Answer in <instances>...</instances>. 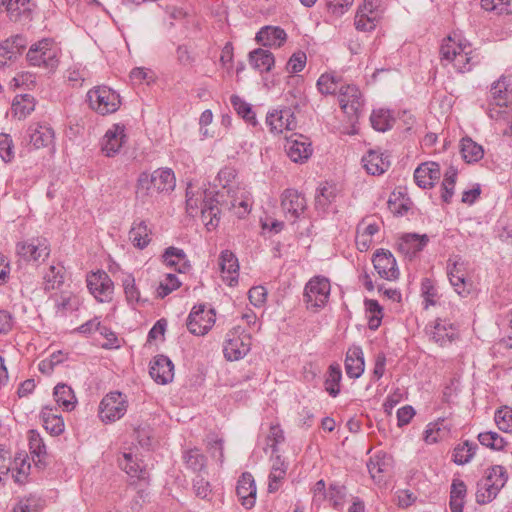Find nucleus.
I'll list each match as a JSON object with an SVG mask.
<instances>
[{"mask_svg": "<svg viewBox=\"0 0 512 512\" xmlns=\"http://www.w3.org/2000/svg\"><path fill=\"white\" fill-rule=\"evenodd\" d=\"M281 208L285 217L295 223L307 209L305 195L294 188H287L281 194Z\"/></svg>", "mask_w": 512, "mask_h": 512, "instance_id": "9b49d317", "label": "nucleus"}, {"mask_svg": "<svg viewBox=\"0 0 512 512\" xmlns=\"http://www.w3.org/2000/svg\"><path fill=\"white\" fill-rule=\"evenodd\" d=\"M374 269L379 277L388 281H395L400 276L397 261L388 249H377L371 258Z\"/></svg>", "mask_w": 512, "mask_h": 512, "instance_id": "f8f14e48", "label": "nucleus"}, {"mask_svg": "<svg viewBox=\"0 0 512 512\" xmlns=\"http://www.w3.org/2000/svg\"><path fill=\"white\" fill-rule=\"evenodd\" d=\"M339 104L350 121L357 122L363 111V95L356 85H342L339 88Z\"/></svg>", "mask_w": 512, "mask_h": 512, "instance_id": "6e6552de", "label": "nucleus"}, {"mask_svg": "<svg viewBox=\"0 0 512 512\" xmlns=\"http://www.w3.org/2000/svg\"><path fill=\"white\" fill-rule=\"evenodd\" d=\"M330 281L328 278L318 275L312 277L304 288V302L307 309L318 311L328 302L330 295Z\"/></svg>", "mask_w": 512, "mask_h": 512, "instance_id": "423d86ee", "label": "nucleus"}, {"mask_svg": "<svg viewBox=\"0 0 512 512\" xmlns=\"http://www.w3.org/2000/svg\"><path fill=\"white\" fill-rule=\"evenodd\" d=\"M369 120L372 128L378 132L391 130L396 122L393 112L386 108L372 110Z\"/></svg>", "mask_w": 512, "mask_h": 512, "instance_id": "c9c22d12", "label": "nucleus"}, {"mask_svg": "<svg viewBox=\"0 0 512 512\" xmlns=\"http://www.w3.org/2000/svg\"><path fill=\"white\" fill-rule=\"evenodd\" d=\"M346 496V487L337 483L329 485L327 498L334 509H340Z\"/></svg>", "mask_w": 512, "mask_h": 512, "instance_id": "052dcab7", "label": "nucleus"}, {"mask_svg": "<svg viewBox=\"0 0 512 512\" xmlns=\"http://www.w3.org/2000/svg\"><path fill=\"white\" fill-rule=\"evenodd\" d=\"M501 489L498 483L495 485V482H487L482 478L477 482L476 502L479 505L490 503L496 498Z\"/></svg>", "mask_w": 512, "mask_h": 512, "instance_id": "c03bdc74", "label": "nucleus"}, {"mask_svg": "<svg viewBox=\"0 0 512 512\" xmlns=\"http://www.w3.org/2000/svg\"><path fill=\"white\" fill-rule=\"evenodd\" d=\"M255 40L264 47H281L287 40V33L279 26H264L257 32Z\"/></svg>", "mask_w": 512, "mask_h": 512, "instance_id": "bb28decb", "label": "nucleus"}, {"mask_svg": "<svg viewBox=\"0 0 512 512\" xmlns=\"http://www.w3.org/2000/svg\"><path fill=\"white\" fill-rule=\"evenodd\" d=\"M151 233L145 220L136 219L129 231V239L134 247L142 250L151 242Z\"/></svg>", "mask_w": 512, "mask_h": 512, "instance_id": "473e14b6", "label": "nucleus"}, {"mask_svg": "<svg viewBox=\"0 0 512 512\" xmlns=\"http://www.w3.org/2000/svg\"><path fill=\"white\" fill-rule=\"evenodd\" d=\"M421 296L423 297L424 308L435 306L438 301V291L434 281L430 278H423L421 281Z\"/></svg>", "mask_w": 512, "mask_h": 512, "instance_id": "5fc2aeb1", "label": "nucleus"}, {"mask_svg": "<svg viewBox=\"0 0 512 512\" xmlns=\"http://www.w3.org/2000/svg\"><path fill=\"white\" fill-rule=\"evenodd\" d=\"M206 449L210 453V456L220 464L224 461V447L223 439L217 436L207 438Z\"/></svg>", "mask_w": 512, "mask_h": 512, "instance_id": "338daca9", "label": "nucleus"}, {"mask_svg": "<svg viewBox=\"0 0 512 512\" xmlns=\"http://www.w3.org/2000/svg\"><path fill=\"white\" fill-rule=\"evenodd\" d=\"M284 145L287 156L295 163L306 162L313 153L310 139L299 133L286 136Z\"/></svg>", "mask_w": 512, "mask_h": 512, "instance_id": "ddd939ff", "label": "nucleus"}, {"mask_svg": "<svg viewBox=\"0 0 512 512\" xmlns=\"http://www.w3.org/2000/svg\"><path fill=\"white\" fill-rule=\"evenodd\" d=\"M494 421L498 429L512 434V408L502 406L495 411Z\"/></svg>", "mask_w": 512, "mask_h": 512, "instance_id": "6e6d98bb", "label": "nucleus"}, {"mask_svg": "<svg viewBox=\"0 0 512 512\" xmlns=\"http://www.w3.org/2000/svg\"><path fill=\"white\" fill-rule=\"evenodd\" d=\"M127 396L120 391L106 394L99 404V418L104 423H112L121 419L127 412Z\"/></svg>", "mask_w": 512, "mask_h": 512, "instance_id": "0eeeda50", "label": "nucleus"}, {"mask_svg": "<svg viewBox=\"0 0 512 512\" xmlns=\"http://www.w3.org/2000/svg\"><path fill=\"white\" fill-rule=\"evenodd\" d=\"M252 337L241 326L231 328L223 344V354L227 361H238L251 350Z\"/></svg>", "mask_w": 512, "mask_h": 512, "instance_id": "39448f33", "label": "nucleus"}, {"mask_svg": "<svg viewBox=\"0 0 512 512\" xmlns=\"http://www.w3.org/2000/svg\"><path fill=\"white\" fill-rule=\"evenodd\" d=\"M123 470L131 477L143 479L146 471L141 468L140 464L133 458L132 454H124V462L120 463Z\"/></svg>", "mask_w": 512, "mask_h": 512, "instance_id": "69168bd1", "label": "nucleus"}, {"mask_svg": "<svg viewBox=\"0 0 512 512\" xmlns=\"http://www.w3.org/2000/svg\"><path fill=\"white\" fill-rule=\"evenodd\" d=\"M379 0H364L357 8L354 25L360 32H372L378 22L377 7Z\"/></svg>", "mask_w": 512, "mask_h": 512, "instance_id": "4468645a", "label": "nucleus"}, {"mask_svg": "<svg viewBox=\"0 0 512 512\" xmlns=\"http://www.w3.org/2000/svg\"><path fill=\"white\" fill-rule=\"evenodd\" d=\"M460 153L463 160L468 163L479 162L484 156L483 147L473 141L469 136H465L460 141Z\"/></svg>", "mask_w": 512, "mask_h": 512, "instance_id": "ea45409f", "label": "nucleus"}, {"mask_svg": "<svg viewBox=\"0 0 512 512\" xmlns=\"http://www.w3.org/2000/svg\"><path fill=\"white\" fill-rule=\"evenodd\" d=\"M345 372L351 379L359 378L365 369V360L363 350L360 346L350 347L346 353Z\"/></svg>", "mask_w": 512, "mask_h": 512, "instance_id": "cd10ccee", "label": "nucleus"}, {"mask_svg": "<svg viewBox=\"0 0 512 512\" xmlns=\"http://www.w3.org/2000/svg\"><path fill=\"white\" fill-rule=\"evenodd\" d=\"M149 374L157 384H168L174 377V364L166 355H156L150 361Z\"/></svg>", "mask_w": 512, "mask_h": 512, "instance_id": "6ab92c4d", "label": "nucleus"}, {"mask_svg": "<svg viewBox=\"0 0 512 512\" xmlns=\"http://www.w3.org/2000/svg\"><path fill=\"white\" fill-rule=\"evenodd\" d=\"M510 80L502 75L498 80L492 83L490 88V104L507 107L512 101V90L510 89Z\"/></svg>", "mask_w": 512, "mask_h": 512, "instance_id": "a878e982", "label": "nucleus"}, {"mask_svg": "<svg viewBox=\"0 0 512 512\" xmlns=\"http://www.w3.org/2000/svg\"><path fill=\"white\" fill-rule=\"evenodd\" d=\"M57 406H43L40 412V418L43 422V427L52 436H59L65 430L64 420L58 413Z\"/></svg>", "mask_w": 512, "mask_h": 512, "instance_id": "393cba45", "label": "nucleus"}, {"mask_svg": "<svg viewBox=\"0 0 512 512\" xmlns=\"http://www.w3.org/2000/svg\"><path fill=\"white\" fill-rule=\"evenodd\" d=\"M89 292L99 302H110L113 297L114 283L104 270L91 271L86 276Z\"/></svg>", "mask_w": 512, "mask_h": 512, "instance_id": "9d476101", "label": "nucleus"}, {"mask_svg": "<svg viewBox=\"0 0 512 512\" xmlns=\"http://www.w3.org/2000/svg\"><path fill=\"white\" fill-rule=\"evenodd\" d=\"M427 234L403 233L398 240L397 250L408 260L416 258L429 243Z\"/></svg>", "mask_w": 512, "mask_h": 512, "instance_id": "2eb2a0df", "label": "nucleus"}, {"mask_svg": "<svg viewBox=\"0 0 512 512\" xmlns=\"http://www.w3.org/2000/svg\"><path fill=\"white\" fill-rule=\"evenodd\" d=\"M186 213L194 217L198 214L200 205L202 206L203 190L198 188L196 191L191 183L186 187Z\"/></svg>", "mask_w": 512, "mask_h": 512, "instance_id": "49530a36", "label": "nucleus"}, {"mask_svg": "<svg viewBox=\"0 0 512 512\" xmlns=\"http://www.w3.org/2000/svg\"><path fill=\"white\" fill-rule=\"evenodd\" d=\"M37 8L35 0H12L5 14L10 22L26 25L33 21Z\"/></svg>", "mask_w": 512, "mask_h": 512, "instance_id": "dca6fc26", "label": "nucleus"}, {"mask_svg": "<svg viewBox=\"0 0 512 512\" xmlns=\"http://www.w3.org/2000/svg\"><path fill=\"white\" fill-rule=\"evenodd\" d=\"M176 186V178L171 168H158L153 172L143 171L136 180L135 198L145 202L154 194L169 193Z\"/></svg>", "mask_w": 512, "mask_h": 512, "instance_id": "f03ea898", "label": "nucleus"}, {"mask_svg": "<svg viewBox=\"0 0 512 512\" xmlns=\"http://www.w3.org/2000/svg\"><path fill=\"white\" fill-rule=\"evenodd\" d=\"M161 258L166 266L173 268L178 273H186L191 268V264L183 249L170 246L164 250Z\"/></svg>", "mask_w": 512, "mask_h": 512, "instance_id": "c85d7f7f", "label": "nucleus"}, {"mask_svg": "<svg viewBox=\"0 0 512 512\" xmlns=\"http://www.w3.org/2000/svg\"><path fill=\"white\" fill-rule=\"evenodd\" d=\"M340 79L332 74H322L317 80V88L323 95H335L339 92L338 84Z\"/></svg>", "mask_w": 512, "mask_h": 512, "instance_id": "13d9d810", "label": "nucleus"}, {"mask_svg": "<svg viewBox=\"0 0 512 512\" xmlns=\"http://www.w3.org/2000/svg\"><path fill=\"white\" fill-rule=\"evenodd\" d=\"M89 107L100 115L115 113L121 106L120 95L106 85L95 86L87 92Z\"/></svg>", "mask_w": 512, "mask_h": 512, "instance_id": "20e7f679", "label": "nucleus"}, {"mask_svg": "<svg viewBox=\"0 0 512 512\" xmlns=\"http://www.w3.org/2000/svg\"><path fill=\"white\" fill-rule=\"evenodd\" d=\"M477 450V443L464 440L454 447L452 451V461L457 465H465L473 459Z\"/></svg>", "mask_w": 512, "mask_h": 512, "instance_id": "a19ab883", "label": "nucleus"}, {"mask_svg": "<svg viewBox=\"0 0 512 512\" xmlns=\"http://www.w3.org/2000/svg\"><path fill=\"white\" fill-rule=\"evenodd\" d=\"M483 479L487 480V482H495V485L498 483L499 487L503 488L508 480V474L504 466L494 465L487 470L486 476Z\"/></svg>", "mask_w": 512, "mask_h": 512, "instance_id": "0e129e2a", "label": "nucleus"}, {"mask_svg": "<svg viewBox=\"0 0 512 512\" xmlns=\"http://www.w3.org/2000/svg\"><path fill=\"white\" fill-rule=\"evenodd\" d=\"M230 101L239 116L253 127L257 126L256 114L250 104L246 103L237 95H232Z\"/></svg>", "mask_w": 512, "mask_h": 512, "instance_id": "de8ad7c7", "label": "nucleus"}, {"mask_svg": "<svg viewBox=\"0 0 512 512\" xmlns=\"http://www.w3.org/2000/svg\"><path fill=\"white\" fill-rule=\"evenodd\" d=\"M219 266L222 273H227L231 280L237 279L239 264L238 259L230 250H223L219 257Z\"/></svg>", "mask_w": 512, "mask_h": 512, "instance_id": "a18cd8bd", "label": "nucleus"}, {"mask_svg": "<svg viewBox=\"0 0 512 512\" xmlns=\"http://www.w3.org/2000/svg\"><path fill=\"white\" fill-rule=\"evenodd\" d=\"M224 197L219 191H211L203 189L202 207L200 211L203 213L211 214V212L221 213L220 205Z\"/></svg>", "mask_w": 512, "mask_h": 512, "instance_id": "8fccbe9b", "label": "nucleus"}, {"mask_svg": "<svg viewBox=\"0 0 512 512\" xmlns=\"http://www.w3.org/2000/svg\"><path fill=\"white\" fill-rule=\"evenodd\" d=\"M182 460L186 467L194 472L204 470L207 465V457L197 447L183 449Z\"/></svg>", "mask_w": 512, "mask_h": 512, "instance_id": "79ce46f5", "label": "nucleus"}, {"mask_svg": "<svg viewBox=\"0 0 512 512\" xmlns=\"http://www.w3.org/2000/svg\"><path fill=\"white\" fill-rule=\"evenodd\" d=\"M122 286L126 301L129 305L134 307L136 304L143 302L140 297V291L136 286L135 278L132 274H127L122 279Z\"/></svg>", "mask_w": 512, "mask_h": 512, "instance_id": "603ef678", "label": "nucleus"}, {"mask_svg": "<svg viewBox=\"0 0 512 512\" xmlns=\"http://www.w3.org/2000/svg\"><path fill=\"white\" fill-rule=\"evenodd\" d=\"M126 137L125 126L120 123L114 124L104 135L102 151L108 157L115 156L126 141Z\"/></svg>", "mask_w": 512, "mask_h": 512, "instance_id": "5701e85b", "label": "nucleus"}, {"mask_svg": "<svg viewBox=\"0 0 512 512\" xmlns=\"http://www.w3.org/2000/svg\"><path fill=\"white\" fill-rule=\"evenodd\" d=\"M216 320L213 308L206 309L205 304L195 305L190 311L186 326L188 331L196 336H203L209 332Z\"/></svg>", "mask_w": 512, "mask_h": 512, "instance_id": "1a4fd4ad", "label": "nucleus"}, {"mask_svg": "<svg viewBox=\"0 0 512 512\" xmlns=\"http://www.w3.org/2000/svg\"><path fill=\"white\" fill-rule=\"evenodd\" d=\"M285 442L284 431L279 423L271 424L269 434L267 435V444L271 448L272 454L279 452L278 445Z\"/></svg>", "mask_w": 512, "mask_h": 512, "instance_id": "e2e57ef3", "label": "nucleus"}, {"mask_svg": "<svg viewBox=\"0 0 512 512\" xmlns=\"http://www.w3.org/2000/svg\"><path fill=\"white\" fill-rule=\"evenodd\" d=\"M466 495L467 486L465 482L459 478H453L449 500L451 512H463Z\"/></svg>", "mask_w": 512, "mask_h": 512, "instance_id": "e433bc0d", "label": "nucleus"}, {"mask_svg": "<svg viewBox=\"0 0 512 512\" xmlns=\"http://www.w3.org/2000/svg\"><path fill=\"white\" fill-rule=\"evenodd\" d=\"M441 62L452 64L458 73L470 72L479 64L480 57L468 42L456 41L451 36L443 39L439 50Z\"/></svg>", "mask_w": 512, "mask_h": 512, "instance_id": "f257e3e1", "label": "nucleus"}, {"mask_svg": "<svg viewBox=\"0 0 512 512\" xmlns=\"http://www.w3.org/2000/svg\"><path fill=\"white\" fill-rule=\"evenodd\" d=\"M58 48L52 38H43L31 45L26 59L31 66L43 67L50 71L55 70L59 64Z\"/></svg>", "mask_w": 512, "mask_h": 512, "instance_id": "7ed1b4c3", "label": "nucleus"}, {"mask_svg": "<svg viewBox=\"0 0 512 512\" xmlns=\"http://www.w3.org/2000/svg\"><path fill=\"white\" fill-rule=\"evenodd\" d=\"M62 267L51 265L48 272L44 275V291L49 292L59 287L64 282V272Z\"/></svg>", "mask_w": 512, "mask_h": 512, "instance_id": "4d7b16f0", "label": "nucleus"}, {"mask_svg": "<svg viewBox=\"0 0 512 512\" xmlns=\"http://www.w3.org/2000/svg\"><path fill=\"white\" fill-rule=\"evenodd\" d=\"M440 177V165L434 161L421 163L414 171L415 183L422 189L433 188Z\"/></svg>", "mask_w": 512, "mask_h": 512, "instance_id": "aec40b11", "label": "nucleus"}, {"mask_svg": "<svg viewBox=\"0 0 512 512\" xmlns=\"http://www.w3.org/2000/svg\"><path fill=\"white\" fill-rule=\"evenodd\" d=\"M452 424L445 418H438L426 426L424 431V441L427 444L437 443L450 436Z\"/></svg>", "mask_w": 512, "mask_h": 512, "instance_id": "c756f323", "label": "nucleus"}, {"mask_svg": "<svg viewBox=\"0 0 512 512\" xmlns=\"http://www.w3.org/2000/svg\"><path fill=\"white\" fill-rule=\"evenodd\" d=\"M27 454L19 453L14 458L16 464V473L13 474L14 481L18 484H24L28 482L29 472L31 464L27 462Z\"/></svg>", "mask_w": 512, "mask_h": 512, "instance_id": "864d4df0", "label": "nucleus"}, {"mask_svg": "<svg viewBox=\"0 0 512 512\" xmlns=\"http://www.w3.org/2000/svg\"><path fill=\"white\" fill-rule=\"evenodd\" d=\"M52 298L55 301L56 313L65 316L67 312L78 309V302L76 297L71 293L54 294Z\"/></svg>", "mask_w": 512, "mask_h": 512, "instance_id": "3c124183", "label": "nucleus"}, {"mask_svg": "<svg viewBox=\"0 0 512 512\" xmlns=\"http://www.w3.org/2000/svg\"><path fill=\"white\" fill-rule=\"evenodd\" d=\"M426 332L430 336V339L441 347L452 343L458 338L455 326L441 318H437L433 324L427 325Z\"/></svg>", "mask_w": 512, "mask_h": 512, "instance_id": "a211bd4d", "label": "nucleus"}, {"mask_svg": "<svg viewBox=\"0 0 512 512\" xmlns=\"http://www.w3.org/2000/svg\"><path fill=\"white\" fill-rule=\"evenodd\" d=\"M236 494L246 509H251L256 501V485L253 476L249 472H244L236 485Z\"/></svg>", "mask_w": 512, "mask_h": 512, "instance_id": "b1692460", "label": "nucleus"}, {"mask_svg": "<svg viewBox=\"0 0 512 512\" xmlns=\"http://www.w3.org/2000/svg\"><path fill=\"white\" fill-rule=\"evenodd\" d=\"M342 370L340 364L334 362L328 366L324 375V389L329 396L335 398L341 392Z\"/></svg>", "mask_w": 512, "mask_h": 512, "instance_id": "72a5a7b5", "label": "nucleus"}, {"mask_svg": "<svg viewBox=\"0 0 512 512\" xmlns=\"http://www.w3.org/2000/svg\"><path fill=\"white\" fill-rule=\"evenodd\" d=\"M307 62V55L304 51L298 50L294 52L291 57L289 58L287 64H286V70L287 72L294 74L301 72Z\"/></svg>", "mask_w": 512, "mask_h": 512, "instance_id": "774afa93", "label": "nucleus"}, {"mask_svg": "<svg viewBox=\"0 0 512 512\" xmlns=\"http://www.w3.org/2000/svg\"><path fill=\"white\" fill-rule=\"evenodd\" d=\"M249 63L254 69L264 73L272 69L275 58L269 50L257 48L249 53Z\"/></svg>", "mask_w": 512, "mask_h": 512, "instance_id": "4c0bfd02", "label": "nucleus"}, {"mask_svg": "<svg viewBox=\"0 0 512 512\" xmlns=\"http://www.w3.org/2000/svg\"><path fill=\"white\" fill-rule=\"evenodd\" d=\"M28 442L32 457H43V455H47L45 443L37 430H29Z\"/></svg>", "mask_w": 512, "mask_h": 512, "instance_id": "bf43d9fd", "label": "nucleus"}, {"mask_svg": "<svg viewBox=\"0 0 512 512\" xmlns=\"http://www.w3.org/2000/svg\"><path fill=\"white\" fill-rule=\"evenodd\" d=\"M337 188L325 182L321 184L315 194V209L319 214H326L330 205L336 200Z\"/></svg>", "mask_w": 512, "mask_h": 512, "instance_id": "2f4dec72", "label": "nucleus"}, {"mask_svg": "<svg viewBox=\"0 0 512 512\" xmlns=\"http://www.w3.org/2000/svg\"><path fill=\"white\" fill-rule=\"evenodd\" d=\"M479 443L493 451L505 452L510 443L494 431H485L478 434Z\"/></svg>", "mask_w": 512, "mask_h": 512, "instance_id": "37998d69", "label": "nucleus"}, {"mask_svg": "<svg viewBox=\"0 0 512 512\" xmlns=\"http://www.w3.org/2000/svg\"><path fill=\"white\" fill-rule=\"evenodd\" d=\"M363 166L371 175H381L390 167L388 156L376 150H369L362 158Z\"/></svg>", "mask_w": 512, "mask_h": 512, "instance_id": "7c9ffc66", "label": "nucleus"}, {"mask_svg": "<svg viewBox=\"0 0 512 512\" xmlns=\"http://www.w3.org/2000/svg\"><path fill=\"white\" fill-rule=\"evenodd\" d=\"M17 253L25 261L45 260L50 254V246L46 238H33L17 244Z\"/></svg>", "mask_w": 512, "mask_h": 512, "instance_id": "f3484780", "label": "nucleus"}, {"mask_svg": "<svg viewBox=\"0 0 512 512\" xmlns=\"http://www.w3.org/2000/svg\"><path fill=\"white\" fill-rule=\"evenodd\" d=\"M0 158L5 163H11L15 158L14 142L10 134L0 133Z\"/></svg>", "mask_w": 512, "mask_h": 512, "instance_id": "680f3d73", "label": "nucleus"}, {"mask_svg": "<svg viewBox=\"0 0 512 512\" xmlns=\"http://www.w3.org/2000/svg\"><path fill=\"white\" fill-rule=\"evenodd\" d=\"M266 123L270 131L276 133H282L284 130L292 131L297 125L296 117L290 108L269 113L266 116Z\"/></svg>", "mask_w": 512, "mask_h": 512, "instance_id": "4be33fe9", "label": "nucleus"}, {"mask_svg": "<svg viewBox=\"0 0 512 512\" xmlns=\"http://www.w3.org/2000/svg\"><path fill=\"white\" fill-rule=\"evenodd\" d=\"M46 505V501L36 495L21 498L15 505L13 512H41Z\"/></svg>", "mask_w": 512, "mask_h": 512, "instance_id": "09e8293b", "label": "nucleus"}, {"mask_svg": "<svg viewBox=\"0 0 512 512\" xmlns=\"http://www.w3.org/2000/svg\"><path fill=\"white\" fill-rule=\"evenodd\" d=\"M54 400L64 411L70 412L75 409L77 398L73 389L65 384L58 383L53 389Z\"/></svg>", "mask_w": 512, "mask_h": 512, "instance_id": "f704fd0d", "label": "nucleus"}, {"mask_svg": "<svg viewBox=\"0 0 512 512\" xmlns=\"http://www.w3.org/2000/svg\"><path fill=\"white\" fill-rule=\"evenodd\" d=\"M35 98L30 94L16 95L12 101L11 112L13 117L25 119L35 109Z\"/></svg>", "mask_w": 512, "mask_h": 512, "instance_id": "58836bf2", "label": "nucleus"}, {"mask_svg": "<svg viewBox=\"0 0 512 512\" xmlns=\"http://www.w3.org/2000/svg\"><path fill=\"white\" fill-rule=\"evenodd\" d=\"M26 138L34 149L48 147L53 143L54 130L46 124L32 123L26 130Z\"/></svg>", "mask_w": 512, "mask_h": 512, "instance_id": "412c9836", "label": "nucleus"}]
</instances>
